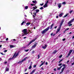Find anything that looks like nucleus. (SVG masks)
Returning a JSON list of instances; mask_svg holds the SVG:
<instances>
[{
	"label": "nucleus",
	"mask_w": 74,
	"mask_h": 74,
	"mask_svg": "<svg viewBox=\"0 0 74 74\" xmlns=\"http://www.w3.org/2000/svg\"><path fill=\"white\" fill-rule=\"evenodd\" d=\"M36 12H35V11L34 10H32L31 12V15H33L32 12H34L33 15V17L34 18V20L35 21H38V20H40L42 17L41 16H38L37 15L36 16V14L37 12H38L40 10H39L36 9L35 10Z\"/></svg>",
	"instance_id": "nucleus-1"
},
{
	"label": "nucleus",
	"mask_w": 74,
	"mask_h": 74,
	"mask_svg": "<svg viewBox=\"0 0 74 74\" xmlns=\"http://www.w3.org/2000/svg\"><path fill=\"white\" fill-rule=\"evenodd\" d=\"M37 39V38H34V39H33L32 41H31L25 47H24V48H27V47H29V45H30V44H31L33 42H34V41Z\"/></svg>",
	"instance_id": "nucleus-2"
},
{
	"label": "nucleus",
	"mask_w": 74,
	"mask_h": 74,
	"mask_svg": "<svg viewBox=\"0 0 74 74\" xmlns=\"http://www.w3.org/2000/svg\"><path fill=\"white\" fill-rule=\"evenodd\" d=\"M22 32L23 33V34L22 36H24L25 35H26L28 34L27 32V29H24L22 31Z\"/></svg>",
	"instance_id": "nucleus-3"
},
{
	"label": "nucleus",
	"mask_w": 74,
	"mask_h": 74,
	"mask_svg": "<svg viewBox=\"0 0 74 74\" xmlns=\"http://www.w3.org/2000/svg\"><path fill=\"white\" fill-rule=\"evenodd\" d=\"M18 53H15L13 57L12 58H10L8 59V61H10V60H12L13 58H15L18 56Z\"/></svg>",
	"instance_id": "nucleus-4"
},
{
	"label": "nucleus",
	"mask_w": 74,
	"mask_h": 74,
	"mask_svg": "<svg viewBox=\"0 0 74 74\" xmlns=\"http://www.w3.org/2000/svg\"><path fill=\"white\" fill-rule=\"evenodd\" d=\"M49 26L47 28L43 30L42 32V34H44L45 33H46L47 31L49 30Z\"/></svg>",
	"instance_id": "nucleus-5"
},
{
	"label": "nucleus",
	"mask_w": 74,
	"mask_h": 74,
	"mask_svg": "<svg viewBox=\"0 0 74 74\" xmlns=\"http://www.w3.org/2000/svg\"><path fill=\"white\" fill-rule=\"evenodd\" d=\"M49 1V0H47V1L45 2V5L43 6V7H44V8H45V7H47L48 6V3Z\"/></svg>",
	"instance_id": "nucleus-6"
},
{
	"label": "nucleus",
	"mask_w": 74,
	"mask_h": 74,
	"mask_svg": "<svg viewBox=\"0 0 74 74\" xmlns=\"http://www.w3.org/2000/svg\"><path fill=\"white\" fill-rule=\"evenodd\" d=\"M27 58H28V57H25L24 59L22 60H21V61H19V62H18V63H21V64H22V62H23V61H25V60H26V59H27Z\"/></svg>",
	"instance_id": "nucleus-7"
},
{
	"label": "nucleus",
	"mask_w": 74,
	"mask_h": 74,
	"mask_svg": "<svg viewBox=\"0 0 74 74\" xmlns=\"http://www.w3.org/2000/svg\"><path fill=\"white\" fill-rule=\"evenodd\" d=\"M64 22V20H62L61 21V23L60 24V26L58 29H60V28H61V27L62 26V24H63V22Z\"/></svg>",
	"instance_id": "nucleus-8"
},
{
	"label": "nucleus",
	"mask_w": 74,
	"mask_h": 74,
	"mask_svg": "<svg viewBox=\"0 0 74 74\" xmlns=\"http://www.w3.org/2000/svg\"><path fill=\"white\" fill-rule=\"evenodd\" d=\"M74 18H73V19H72V20H71L68 23V25L71 24V23H72V22H74Z\"/></svg>",
	"instance_id": "nucleus-9"
},
{
	"label": "nucleus",
	"mask_w": 74,
	"mask_h": 74,
	"mask_svg": "<svg viewBox=\"0 0 74 74\" xmlns=\"http://www.w3.org/2000/svg\"><path fill=\"white\" fill-rule=\"evenodd\" d=\"M37 43H35L34 44V45H33L32 47V49H34V48H36V46H37Z\"/></svg>",
	"instance_id": "nucleus-10"
},
{
	"label": "nucleus",
	"mask_w": 74,
	"mask_h": 74,
	"mask_svg": "<svg viewBox=\"0 0 74 74\" xmlns=\"http://www.w3.org/2000/svg\"><path fill=\"white\" fill-rule=\"evenodd\" d=\"M36 70H37L36 69L33 70L32 72L30 73V74H33L34 73V72L36 71Z\"/></svg>",
	"instance_id": "nucleus-11"
},
{
	"label": "nucleus",
	"mask_w": 74,
	"mask_h": 74,
	"mask_svg": "<svg viewBox=\"0 0 74 74\" xmlns=\"http://www.w3.org/2000/svg\"><path fill=\"white\" fill-rule=\"evenodd\" d=\"M36 70H37L36 69L33 70L32 72L30 73V74H33L34 73V72L36 71Z\"/></svg>",
	"instance_id": "nucleus-12"
},
{
	"label": "nucleus",
	"mask_w": 74,
	"mask_h": 74,
	"mask_svg": "<svg viewBox=\"0 0 74 74\" xmlns=\"http://www.w3.org/2000/svg\"><path fill=\"white\" fill-rule=\"evenodd\" d=\"M65 68H66V67L64 66L63 68L62 69H61V72H60V73H63V72Z\"/></svg>",
	"instance_id": "nucleus-13"
},
{
	"label": "nucleus",
	"mask_w": 74,
	"mask_h": 74,
	"mask_svg": "<svg viewBox=\"0 0 74 74\" xmlns=\"http://www.w3.org/2000/svg\"><path fill=\"white\" fill-rule=\"evenodd\" d=\"M24 23L25 24V23H26V21L25 20H24L23 21L22 23H21V26H22V25H23V24H24Z\"/></svg>",
	"instance_id": "nucleus-14"
},
{
	"label": "nucleus",
	"mask_w": 74,
	"mask_h": 74,
	"mask_svg": "<svg viewBox=\"0 0 74 74\" xmlns=\"http://www.w3.org/2000/svg\"><path fill=\"white\" fill-rule=\"evenodd\" d=\"M58 7L59 8H60V7H62V3H60L58 4Z\"/></svg>",
	"instance_id": "nucleus-15"
},
{
	"label": "nucleus",
	"mask_w": 74,
	"mask_h": 74,
	"mask_svg": "<svg viewBox=\"0 0 74 74\" xmlns=\"http://www.w3.org/2000/svg\"><path fill=\"white\" fill-rule=\"evenodd\" d=\"M8 67H9V66H7L5 69L6 71H9V68H8Z\"/></svg>",
	"instance_id": "nucleus-16"
},
{
	"label": "nucleus",
	"mask_w": 74,
	"mask_h": 74,
	"mask_svg": "<svg viewBox=\"0 0 74 74\" xmlns=\"http://www.w3.org/2000/svg\"><path fill=\"white\" fill-rule=\"evenodd\" d=\"M72 52H73V49L70 50L68 53V54L70 55L71 54V53H72Z\"/></svg>",
	"instance_id": "nucleus-17"
},
{
	"label": "nucleus",
	"mask_w": 74,
	"mask_h": 74,
	"mask_svg": "<svg viewBox=\"0 0 74 74\" xmlns=\"http://www.w3.org/2000/svg\"><path fill=\"white\" fill-rule=\"evenodd\" d=\"M63 15V13H62L60 14L59 15V17H62V15Z\"/></svg>",
	"instance_id": "nucleus-18"
},
{
	"label": "nucleus",
	"mask_w": 74,
	"mask_h": 74,
	"mask_svg": "<svg viewBox=\"0 0 74 74\" xmlns=\"http://www.w3.org/2000/svg\"><path fill=\"white\" fill-rule=\"evenodd\" d=\"M69 15V13H67V14H66V15L64 16L63 18H66V16H68V15Z\"/></svg>",
	"instance_id": "nucleus-19"
},
{
	"label": "nucleus",
	"mask_w": 74,
	"mask_h": 74,
	"mask_svg": "<svg viewBox=\"0 0 74 74\" xmlns=\"http://www.w3.org/2000/svg\"><path fill=\"white\" fill-rule=\"evenodd\" d=\"M47 45H45V46H43L42 47V48L43 49H45V48H47Z\"/></svg>",
	"instance_id": "nucleus-20"
},
{
	"label": "nucleus",
	"mask_w": 74,
	"mask_h": 74,
	"mask_svg": "<svg viewBox=\"0 0 74 74\" xmlns=\"http://www.w3.org/2000/svg\"><path fill=\"white\" fill-rule=\"evenodd\" d=\"M60 29H57V31L56 32V34H58V32H59L60 31Z\"/></svg>",
	"instance_id": "nucleus-21"
},
{
	"label": "nucleus",
	"mask_w": 74,
	"mask_h": 74,
	"mask_svg": "<svg viewBox=\"0 0 74 74\" xmlns=\"http://www.w3.org/2000/svg\"><path fill=\"white\" fill-rule=\"evenodd\" d=\"M15 47V46L12 45H10V48H14V47Z\"/></svg>",
	"instance_id": "nucleus-22"
},
{
	"label": "nucleus",
	"mask_w": 74,
	"mask_h": 74,
	"mask_svg": "<svg viewBox=\"0 0 74 74\" xmlns=\"http://www.w3.org/2000/svg\"><path fill=\"white\" fill-rule=\"evenodd\" d=\"M30 24V23L29 22H27L26 23V25L27 26H28Z\"/></svg>",
	"instance_id": "nucleus-23"
},
{
	"label": "nucleus",
	"mask_w": 74,
	"mask_h": 74,
	"mask_svg": "<svg viewBox=\"0 0 74 74\" xmlns=\"http://www.w3.org/2000/svg\"><path fill=\"white\" fill-rule=\"evenodd\" d=\"M62 66H60V68H58V69H57V70H60L62 68Z\"/></svg>",
	"instance_id": "nucleus-24"
},
{
	"label": "nucleus",
	"mask_w": 74,
	"mask_h": 74,
	"mask_svg": "<svg viewBox=\"0 0 74 74\" xmlns=\"http://www.w3.org/2000/svg\"><path fill=\"white\" fill-rule=\"evenodd\" d=\"M37 7L36 6H35V7H33V10H36V9H37Z\"/></svg>",
	"instance_id": "nucleus-25"
},
{
	"label": "nucleus",
	"mask_w": 74,
	"mask_h": 74,
	"mask_svg": "<svg viewBox=\"0 0 74 74\" xmlns=\"http://www.w3.org/2000/svg\"><path fill=\"white\" fill-rule=\"evenodd\" d=\"M58 52V51H57L55 50V51L53 52V53L54 54H55V53H56V52Z\"/></svg>",
	"instance_id": "nucleus-26"
},
{
	"label": "nucleus",
	"mask_w": 74,
	"mask_h": 74,
	"mask_svg": "<svg viewBox=\"0 0 74 74\" xmlns=\"http://www.w3.org/2000/svg\"><path fill=\"white\" fill-rule=\"evenodd\" d=\"M25 10H27V9H28V6H25Z\"/></svg>",
	"instance_id": "nucleus-27"
},
{
	"label": "nucleus",
	"mask_w": 74,
	"mask_h": 74,
	"mask_svg": "<svg viewBox=\"0 0 74 74\" xmlns=\"http://www.w3.org/2000/svg\"><path fill=\"white\" fill-rule=\"evenodd\" d=\"M32 2L33 3H37V1H32Z\"/></svg>",
	"instance_id": "nucleus-28"
},
{
	"label": "nucleus",
	"mask_w": 74,
	"mask_h": 74,
	"mask_svg": "<svg viewBox=\"0 0 74 74\" xmlns=\"http://www.w3.org/2000/svg\"><path fill=\"white\" fill-rule=\"evenodd\" d=\"M53 25V24L52 25H51L50 29H52V27Z\"/></svg>",
	"instance_id": "nucleus-29"
},
{
	"label": "nucleus",
	"mask_w": 74,
	"mask_h": 74,
	"mask_svg": "<svg viewBox=\"0 0 74 74\" xmlns=\"http://www.w3.org/2000/svg\"><path fill=\"white\" fill-rule=\"evenodd\" d=\"M31 5H32V6H35V5H35V4H31Z\"/></svg>",
	"instance_id": "nucleus-30"
},
{
	"label": "nucleus",
	"mask_w": 74,
	"mask_h": 74,
	"mask_svg": "<svg viewBox=\"0 0 74 74\" xmlns=\"http://www.w3.org/2000/svg\"><path fill=\"white\" fill-rule=\"evenodd\" d=\"M43 64H44V63H42L40 64V65L39 66V67H41V66H42V65H43Z\"/></svg>",
	"instance_id": "nucleus-31"
},
{
	"label": "nucleus",
	"mask_w": 74,
	"mask_h": 74,
	"mask_svg": "<svg viewBox=\"0 0 74 74\" xmlns=\"http://www.w3.org/2000/svg\"><path fill=\"white\" fill-rule=\"evenodd\" d=\"M69 30V28H67L65 30V31H67V30Z\"/></svg>",
	"instance_id": "nucleus-32"
},
{
	"label": "nucleus",
	"mask_w": 74,
	"mask_h": 74,
	"mask_svg": "<svg viewBox=\"0 0 74 74\" xmlns=\"http://www.w3.org/2000/svg\"><path fill=\"white\" fill-rule=\"evenodd\" d=\"M32 69V65H30L29 67V69Z\"/></svg>",
	"instance_id": "nucleus-33"
},
{
	"label": "nucleus",
	"mask_w": 74,
	"mask_h": 74,
	"mask_svg": "<svg viewBox=\"0 0 74 74\" xmlns=\"http://www.w3.org/2000/svg\"><path fill=\"white\" fill-rule=\"evenodd\" d=\"M62 61H63V60H62V59H61V60H60L58 62L59 63H60V62H62Z\"/></svg>",
	"instance_id": "nucleus-34"
},
{
	"label": "nucleus",
	"mask_w": 74,
	"mask_h": 74,
	"mask_svg": "<svg viewBox=\"0 0 74 74\" xmlns=\"http://www.w3.org/2000/svg\"><path fill=\"white\" fill-rule=\"evenodd\" d=\"M73 10H72L69 12V13H70V14H71L72 12H73Z\"/></svg>",
	"instance_id": "nucleus-35"
},
{
	"label": "nucleus",
	"mask_w": 74,
	"mask_h": 74,
	"mask_svg": "<svg viewBox=\"0 0 74 74\" xmlns=\"http://www.w3.org/2000/svg\"><path fill=\"white\" fill-rule=\"evenodd\" d=\"M62 56H63V55L62 54L61 55V56H60L59 57V58H62Z\"/></svg>",
	"instance_id": "nucleus-36"
},
{
	"label": "nucleus",
	"mask_w": 74,
	"mask_h": 74,
	"mask_svg": "<svg viewBox=\"0 0 74 74\" xmlns=\"http://www.w3.org/2000/svg\"><path fill=\"white\" fill-rule=\"evenodd\" d=\"M43 8H44L42 7H41L40 8V10H43Z\"/></svg>",
	"instance_id": "nucleus-37"
},
{
	"label": "nucleus",
	"mask_w": 74,
	"mask_h": 74,
	"mask_svg": "<svg viewBox=\"0 0 74 74\" xmlns=\"http://www.w3.org/2000/svg\"><path fill=\"white\" fill-rule=\"evenodd\" d=\"M28 32H29V33H32V32H30V30L29 29L28 30Z\"/></svg>",
	"instance_id": "nucleus-38"
},
{
	"label": "nucleus",
	"mask_w": 74,
	"mask_h": 74,
	"mask_svg": "<svg viewBox=\"0 0 74 74\" xmlns=\"http://www.w3.org/2000/svg\"><path fill=\"white\" fill-rule=\"evenodd\" d=\"M5 53V52H7V50H5V51H3Z\"/></svg>",
	"instance_id": "nucleus-39"
},
{
	"label": "nucleus",
	"mask_w": 74,
	"mask_h": 74,
	"mask_svg": "<svg viewBox=\"0 0 74 74\" xmlns=\"http://www.w3.org/2000/svg\"><path fill=\"white\" fill-rule=\"evenodd\" d=\"M70 54H68V56H66V58H68L69 56H70Z\"/></svg>",
	"instance_id": "nucleus-40"
},
{
	"label": "nucleus",
	"mask_w": 74,
	"mask_h": 74,
	"mask_svg": "<svg viewBox=\"0 0 74 74\" xmlns=\"http://www.w3.org/2000/svg\"><path fill=\"white\" fill-rule=\"evenodd\" d=\"M62 63L60 64H59L58 66H61V65H62Z\"/></svg>",
	"instance_id": "nucleus-41"
},
{
	"label": "nucleus",
	"mask_w": 74,
	"mask_h": 74,
	"mask_svg": "<svg viewBox=\"0 0 74 74\" xmlns=\"http://www.w3.org/2000/svg\"><path fill=\"white\" fill-rule=\"evenodd\" d=\"M62 4H66V2H63L62 3Z\"/></svg>",
	"instance_id": "nucleus-42"
},
{
	"label": "nucleus",
	"mask_w": 74,
	"mask_h": 74,
	"mask_svg": "<svg viewBox=\"0 0 74 74\" xmlns=\"http://www.w3.org/2000/svg\"><path fill=\"white\" fill-rule=\"evenodd\" d=\"M25 51H26V52H27L28 51H29V49H28L27 50H25Z\"/></svg>",
	"instance_id": "nucleus-43"
},
{
	"label": "nucleus",
	"mask_w": 74,
	"mask_h": 74,
	"mask_svg": "<svg viewBox=\"0 0 74 74\" xmlns=\"http://www.w3.org/2000/svg\"><path fill=\"white\" fill-rule=\"evenodd\" d=\"M36 65H34V68H36Z\"/></svg>",
	"instance_id": "nucleus-44"
},
{
	"label": "nucleus",
	"mask_w": 74,
	"mask_h": 74,
	"mask_svg": "<svg viewBox=\"0 0 74 74\" xmlns=\"http://www.w3.org/2000/svg\"><path fill=\"white\" fill-rule=\"evenodd\" d=\"M65 40H66V39L65 38H64L62 39V41H65Z\"/></svg>",
	"instance_id": "nucleus-45"
},
{
	"label": "nucleus",
	"mask_w": 74,
	"mask_h": 74,
	"mask_svg": "<svg viewBox=\"0 0 74 74\" xmlns=\"http://www.w3.org/2000/svg\"><path fill=\"white\" fill-rule=\"evenodd\" d=\"M72 25H73V24H69V26H72Z\"/></svg>",
	"instance_id": "nucleus-46"
},
{
	"label": "nucleus",
	"mask_w": 74,
	"mask_h": 74,
	"mask_svg": "<svg viewBox=\"0 0 74 74\" xmlns=\"http://www.w3.org/2000/svg\"><path fill=\"white\" fill-rule=\"evenodd\" d=\"M43 5H44V3L40 4V5H41V6H42Z\"/></svg>",
	"instance_id": "nucleus-47"
},
{
	"label": "nucleus",
	"mask_w": 74,
	"mask_h": 74,
	"mask_svg": "<svg viewBox=\"0 0 74 74\" xmlns=\"http://www.w3.org/2000/svg\"><path fill=\"white\" fill-rule=\"evenodd\" d=\"M35 52V51H33L32 52V53H34Z\"/></svg>",
	"instance_id": "nucleus-48"
},
{
	"label": "nucleus",
	"mask_w": 74,
	"mask_h": 74,
	"mask_svg": "<svg viewBox=\"0 0 74 74\" xmlns=\"http://www.w3.org/2000/svg\"><path fill=\"white\" fill-rule=\"evenodd\" d=\"M40 55H38V59H39V58H40Z\"/></svg>",
	"instance_id": "nucleus-49"
},
{
	"label": "nucleus",
	"mask_w": 74,
	"mask_h": 74,
	"mask_svg": "<svg viewBox=\"0 0 74 74\" xmlns=\"http://www.w3.org/2000/svg\"><path fill=\"white\" fill-rule=\"evenodd\" d=\"M72 65H73V64H74V62H73V63H72L71 64Z\"/></svg>",
	"instance_id": "nucleus-50"
},
{
	"label": "nucleus",
	"mask_w": 74,
	"mask_h": 74,
	"mask_svg": "<svg viewBox=\"0 0 74 74\" xmlns=\"http://www.w3.org/2000/svg\"><path fill=\"white\" fill-rule=\"evenodd\" d=\"M54 71H56V68H54Z\"/></svg>",
	"instance_id": "nucleus-51"
},
{
	"label": "nucleus",
	"mask_w": 74,
	"mask_h": 74,
	"mask_svg": "<svg viewBox=\"0 0 74 74\" xmlns=\"http://www.w3.org/2000/svg\"><path fill=\"white\" fill-rule=\"evenodd\" d=\"M42 70H44V69H43L42 67L41 68V70H42Z\"/></svg>",
	"instance_id": "nucleus-52"
},
{
	"label": "nucleus",
	"mask_w": 74,
	"mask_h": 74,
	"mask_svg": "<svg viewBox=\"0 0 74 74\" xmlns=\"http://www.w3.org/2000/svg\"><path fill=\"white\" fill-rule=\"evenodd\" d=\"M31 2L29 1V4H31Z\"/></svg>",
	"instance_id": "nucleus-53"
},
{
	"label": "nucleus",
	"mask_w": 74,
	"mask_h": 74,
	"mask_svg": "<svg viewBox=\"0 0 74 74\" xmlns=\"http://www.w3.org/2000/svg\"><path fill=\"white\" fill-rule=\"evenodd\" d=\"M7 62H4L5 64H7Z\"/></svg>",
	"instance_id": "nucleus-54"
},
{
	"label": "nucleus",
	"mask_w": 74,
	"mask_h": 74,
	"mask_svg": "<svg viewBox=\"0 0 74 74\" xmlns=\"http://www.w3.org/2000/svg\"><path fill=\"white\" fill-rule=\"evenodd\" d=\"M62 66L64 67H65L64 66H65V64H63L62 65Z\"/></svg>",
	"instance_id": "nucleus-55"
},
{
	"label": "nucleus",
	"mask_w": 74,
	"mask_h": 74,
	"mask_svg": "<svg viewBox=\"0 0 74 74\" xmlns=\"http://www.w3.org/2000/svg\"><path fill=\"white\" fill-rule=\"evenodd\" d=\"M8 40V38H6V40L7 41V40Z\"/></svg>",
	"instance_id": "nucleus-56"
},
{
	"label": "nucleus",
	"mask_w": 74,
	"mask_h": 74,
	"mask_svg": "<svg viewBox=\"0 0 74 74\" xmlns=\"http://www.w3.org/2000/svg\"><path fill=\"white\" fill-rule=\"evenodd\" d=\"M46 65H47V64H48V62H46Z\"/></svg>",
	"instance_id": "nucleus-57"
},
{
	"label": "nucleus",
	"mask_w": 74,
	"mask_h": 74,
	"mask_svg": "<svg viewBox=\"0 0 74 74\" xmlns=\"http://www.w3.org/2000/svg\"><path fill=\"white\" fill-rule=\"evenodd\" d=\"M57 28V26H56L55 27L54 29H56Z\"/></svg>",
	"instance_id": "nucleus-58"
},
{
	"label": "nucleus",
	"mask_w": 74,
	"mask_h": 74,
	"mask_svg": "<svg viewBox=\"0 0 74 74\" xmlns=\"http://www.w3.org/2000/svg\"><path fill=\"white\" fill-rule=\"evenodd\" d=\"M53 35V33H52L51 34V36H52Z\"/></svg>",
	"instance_id": "nucleus-59"
},
{
	"label": "nucleus",
	"mask_w": 74,
	"mask_h": 74,
	"mask_svg": "<svg viewBox=\"0 0 74 74\" xmlns=\"http://www.w3.org/2000/svg\"><path fill=\"white\" fill-rule=\"evenodd\" d=\"M1 53L2 55H4V54L3 53Z\"/></svg>",
	"instance_id": "nucleus-60"
},
{
	"label": "nucleus",
	"mask_w": 74,
	"mask_h": 74,
	"mask_svg": "<svg viewBox=\"0 0 74 74\" xmlns=\"http://www.w3.org/2000/svg\"><path fill=\"white\" fill-rule=\"evenodd\" d=\"M2 60H1V58H0V62H1Z\"/></svg>",
	"instance_id": "nucleus-61"
},
{
	"label": "nucleus",
	"mask_w": 74,
	"mask_h": 74,
	"mask_svg": "<svg viewBox=\"0 0 74 74\" xmlns=\"http://www.w3.org/2000/svg\"><path fill=\"white\" fill-rule=\"evenodd\" d=\"M26 70H27V69H25V71H26Z\"/></svg>",
	"instance_id": "nucleus-62"
},
{
	"label": "nucleus",
	"mask_w": 74,
	"mask_h": 74,
	"mask_svg": "<svg viewBox=\"0 0 74 74\" xmlns=\"http://www.w3.org/2000/svg\"><path fill=\"white\" fill-rule=\"evenodd\" d=\"M56 18H58V16H56Z\"/></svg>",
	"instance_id": "nucleus-63"
},
{
	"label": "nucleus",
	"mask_w": 74,
	"mask_h": 74,
	"mask_svg": "<svg viewBox=\"0 0 74 74\" xmlns=\"http://www.w3.org/2000/svg\"><path fill=\"white\" fill-rule=\"evenodd\" d=\"M28 73H25V74H28Z\"/></svg>",
	"instance_id": "nucleus-64"
}]
</instances>
